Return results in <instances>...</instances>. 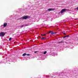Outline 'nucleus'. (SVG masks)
<instances>
[{
  "mask_svg": "<svg viewBox=\"0 0 78 78\" xmlns=\"http://www.w3.org/2000/svg\"><path fill=\"white\" fill-rule=\"evenodd\" d=\"M30 18V17L28 16H25L22 17L21 18V19H25L26 20V19H29Z\"/></svg>",
  "mask_w": 78,
  "mask_h": 78,
  "instance_id": "f257e3e1",
  "label": "nucleus"
},
{
  "mask_svg": "<svg viewBox=\"0 0 78 78\" xmlns=\"http://www.w3.org/2000/svg\"><path fill=\"white\" fill-rule=\"evenodd\" d=\"M5 34H6V33L4 32H1L0 33V37H3L5 35Z\"/></svg>",
  "mask_w": 78,
  "mask_h": 78,
  "instance_id": "f03ea898",
  "label": "nucleus"
},
{
  "mask_svg": "<svg viewBox=\"0 0 78 78\" xmlns=\"http://www.w3.org/2000/svg\"><path fill=\"white\" fill-rule=\"evenodd\" d=\"M65 11H67V9H62V10L60 12V13H61V14H62L63 12H64Z\"/></svg>",
  "mask_w": 78,
  "mask_h": 78,
  "instance_id": "7ed1b4c3",
  "label": "nucleus"
},
{
  "mask_svg": "<svg viewBox=\"0 0 78 78\" xmlns=\"http://www.w3.org/2000/svg\"><path fill=\"white\" fill-rule=\"evenodd\" d=\"M55 10V8H51L48 9L47 10L49 11H54Z\"/></svg>",
  "mask_w": 78,
  "mask_h": 78,
  "instance_id": "20e7f679",
  "label": "nucleus"
},
{
  "mask_svg": "<svg viewBox=\"0 0 78 78\" xmlns=\"http://www.w3.org/2000/svg\"><path fill=\"white\" fill-rule=\"evenodd\" d=\"M64 41L63 40L61 41H59L58 42H57V44H62V43H64Z\"/></svg>",
  "mask_w": 78,
  "mask_h": 78,
  "instance_id": "39448f33",
  "label": "nucleus"
},
{
  "mask_svg": "<svg viewBox=\"0 0 78 78\" xmlns=\"http://www.w3.org/2000/svg\"><path fill=\"white\" fill-rule=\"evenodd\" d=\"M6 26H7V23H4L3 24L4 27H6Z\"/></svg>",
  "mask_w": 78,
  "mask_h": 78,
  "instance_id": "423d86ee",
  "label": "nucleus"
},
{
  "mask_svg": "<svg viewBox=\"0 0 78 78\" xmlns=\"http://www.w3.org/2000/svg\"><path fill=\"white\" fill-rule=\"evenodd\" d=\"M26 56V53H24L23 54V56Z\"/></svg>",
  "mask_w": 78,
  "mask_h": 78,
  "instance_id": "0eeeda50",
  "label": "nucleus"
},
{
  "mask_svg": "<svg viewBox=\"0 0 78 78\" xmlns=\"http://www.w3.org/2000/svg\"><path fill=\"white\" fill-rule=\"evenodd\" d=\"M56 34L55 32H52V33H51V34Z\"/></svg>",
  "mask_w": 78,
  "mask_h": 78,
  "instance_id": "6e6552de",
  "label": "nucleus"
},
{
  "mask_svg": "<svg viewBox=\"0 0 78 78\" xmlns=\"http://www.w3.org/2000/svg\"><path fill=\"white\" fill-rule=\"evenodd\" d=\"M41 39H46V37H41Z\"/></svg>",
  "mask_w": 78,
  "mask_h": 78,
  "instance_id": "1a4fd4ad",
  "label": "nucleus"
},
{
  "mask_svg": "<svg viewBox=\"0 0 78 78\" xmlns=\"http://www.w3.org/2000/svg\"><path fill=\"white\" fill-rule=\"evenodd\" d=\"M63 34H64V35H66V34L65 33V32L63 31Z\"/></svg>",
  "mask_w": 78,
  "mask_h": 78,
  "instance_id": "9d476101",
  "label": "nucleus"
},
{
  "mask_svg": "<svg viewBox=\"0 0 78 78\" xmlns=\"http://www.w3.org/2000/svg\"><path fill=\"white\" fill-rule=\"evenodd\" d=\"M47 53V51H45L44 52V55H45Z\"/></svg>",
  "mask_w": 78,
  "mask_h": 78,
  "instance_id": "9b49d317",
  "label": "nucleus"
},
{
  "mask_svg": "<svg viewBox=\"0 0 78 78\" xmlns=\"http://www.w3.org/2000/svg\"><path fill=\"white\" fill-rule=\"evenodd\" d=\"M30 55L29 54H26V56H30Z\"/></svg>",
  "mask_w": 78,
  "mask_h": 78,
  "instance_id": "f8f14e48",
  "label": "nucleus"
},
{
  "mask_svg": "<svg viewBox=\"0 0 78 78\" xmlns=\"http://www.w3.org/2000/svg\"><path fill=\"white\" fill-rule=\"evenodd\" d=\"M11 39H12V38L10 37L9 38V41H11Z\"/></svg>",
  "mask_w": 78,
  "mask_h": 78,
  "instance_id": "ddd939ff",
  "label": "nucleus"
},
{
  "mask_svg": "<svg viewBox=\"0 0 78 78\" xmlns=\"http://www.w3.org/2000/svg\"><path fill=\"white\" fill-rule=\"evenodd\" d=\"M23 25H22L21 26H20L21 27V28H22V27H23Z\"/></svg>",
  "mask_w": 78,
  "mask_h": 78,
  "instance_id": "4468645a",
  "label": "nucleus"
},
{
  "mask_svg": "<svg viewBox=\"0 0 78 78\" xmlns=\"http://www.w3.org/2000/svg\"><path fill=\"white\" fill-rule=\"evenodd\" d=\"M53 32V31H50L49 32V33H51V32Z\"/></svg>",
  "mask_w": 78,
  "mask_h": 78,
  "instance_id": "2eb2a0df",
  "label": "nucleus"
},
{
  "mask_svg": "<svg viewBox=\"0 0 78 78\" xmlns=\"http://www.w3.org/2000/svg\"><path fill=\"white\" fill-rule=\"evenodd\" d=\"M66 37V36H65L63 37V38H65V37Z\"/></svg>",
  "mask_w": 78,
  "mask_h": 78,
  "instance_id": "dca6fc26",
  "label": "nucleus"
},
{
  "mask_svg": "<svg viewBox=\"0 0 78 78\" xmlns=\"http://www.w3.org/2000/svg\"><path fill=\"white\" fill-rule=\"evenodd\" d=\"M43 36H46V34H43Z\"/></svg>",
  "mask_w": 78,
  "mask_h": 78,
  "instance_id": "f3484780",
  "label": "nucleus"
},
{
  "mask_svg": "<svg viewBox=\"0 0 78 78\" xmlns=\"http://www.w3.org/2000/svg\"><path fill=\"white\" fill-rule=\"evenodd\" d=\"M69 35L66 36V37H69Z\"/></svg>",
  "mask_w": 78,
  "mask_h": 78,
  "instance_id": "a211bd4d",
  "label": "nucleus"
},
{
  "mask_svg": "<svg viewBox=\"0 0 78 78\" xmlns=\"http://www.w3.org/2000/svg\"><path fill=\"white\" fill-rule=\"evenodd\" d=\"M34 53H37V51H35L34 52Z\"/></svg>",
  "mask_w": 78,
  "mask_h": 78,
  "instance_id": "6ab92c4d",
  "label": "nucleus"
},
{
  "mask_svg": "<svg viewBox=\"0 0 78 78\" xmlns=\"http://www.w3.org/2000/svg\"><path fill=\"white\" fill-rule=\"evenodd\" d=\"M77 10H78V7L77 8Z\"/></svg>",
  "mask_w": 78,
  "mask_h": 78,
  "instance_id": "aec40b11",
  "label": "nucleus"
},
{
  "mask_svg": "<svg viewBox=\"0 0 78 78\" xmlns=\"http://www.w3.org/2000/svg\"><path fill=\"white\" fill-rule=\"evenodd\" d=\"M41 36H43V35H42V34H41Z\"/></svg>",
  "mask_w": 78,
  "mask_h": 78,
  "instance_id": "412c9836",
  "label": "nucleus"
}]
</instances>
